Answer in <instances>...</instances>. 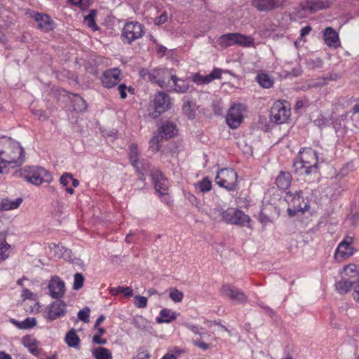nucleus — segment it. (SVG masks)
Wrapping results in <instances>:
<instances>
[{
    "instance_id": "obj_1",
    "label": "nucleus",
    "mask_w": 359,
    "mask_h": 359,
    "mask_svg": "<svg viewBox=\"0 0 359 359\" xmlns=\"http://www.w3.org/2000/svg\"><path fill=\"white\" fill-rule=\"evenodd\" d=\"M0 159L13 167L20 166L25 162V151L19 142L11 137H0Z\"/></svg>"
},
{
    "instance_id": "obj_2",
    "label": "nucleus",
    "mask_w": 359,
    "mask_h": 359,
    "mask_svg": "<svg viewBox=\"0 0 359 359\" xmlns=\"http://www.w3.org/2000/svg\"><path fill=\"white\" fill-rule=\"evenodd\" d=\"M299 161H295L293 163L295 172L300 175H309L317 172L318 157L314 150L304 149L299 152Z\"/></svg>"
},
{
    "instance_id": "obj_3",
    "label": "nucleus",
    "mask_w": 359,
    "mask_h": 359,
    "mask_svg": "<svg viewBox=\"0 0 359 359\" xmlns=\"http://www.w3.org/2000/svg\"><path fill=\"white\" fill-rule=\"evenodd\" d=\"M285 200L288 203L287 212L290 216H294L297 213H303L309 208L308 201L302 196V191H295L286 193Z\"/></svg>"
},
{
    "instance_id": "obj_4",
    "label": "nucleus",
    "mask_w": 359,
    "mask_h": 359,
    "mask_svg": "<svg viewBox=\"0 0 359 359\" xmlns=\"http://www.w3.org/2000/svg\"><path fill=\"white\" fill-rule=\"evenodd\" d=\"M25 179L34 185L39 186L43 182L52 181L50 172L41 167H28L25 170Z\"/></svg>"
},
{
    "instance_id": "obj_5",
    "label": "nucleus",
    "mask_w": 359,
    "mask_h": 359,
    "mask_svg": "<svg viewBox=\"0 0 359 359\" xmlns=\"http://www.w3.org/2000/svg\"><path fill=\"white\" fill-rule=\"evenodd\" d=\"M237 173L232 169H221L217 172L215 182L221 187L233 191L237 186Z\"/></svg>"
},
{
    "instance_id": "obj_6",
    "label": "nucleus",
    "mask_w": 359,
    "mask_h": 359,
    "mask_svg": "<svg viewBox=\"0 0 359 359\" xmlns=\"http://www.w3.org/2000/svg\"><path fill=\"white\" fill-rule=\"evenodd\" d=\"M172 69H164L166 76L162 80L158 79V86L163 87L169 83L170 81L172 80L174 83V91L180 93H185L190 90V86L184 80L178 79L175 75L172 74Z\"/></svg>"
},
{
    "instance_id": "obj_7",
    "label": "nucleus",
    "mask_w": 359,
    "mask_h": 359,
    "mask_svg": "<svg viewBox=\"0 0 359 359\" xmlns=\"http://www.w3.org/2000/svg\"><path fill=\"white\" fill-rule=\"evenodd\" d=\"M144 32V27L142 24L137 22H130L125 25L121 36L123 41L130 43L142 37Z\"/></svg>"
},
{
    "instance_id": "obj_8",
    "label": "nucleus",
    "mask_w": 359,
    "mask_h": 359,
    "mask_svg": "<svg viewBox=\"0 0 359 359\" xmlns=\"http://www.w3.org/2000/svg\"><path fill=\"white\" fill-rule=\"evenodd\" d=\"M290 116V110L283 102L277 101L271 107L270 119L277 124H282L287 121Z\"/></svg>"
},
{
    "instance_id": "obj_9",
    "label": "nucleus",
    "mask_w": 359,
    "mask_h": 359,
    "mask_svg": "<svg viewBox=\"0 0 359 359\" xmlns=\"http://www.w3.org/2000/svg\"><path fill=\"white\" fill-rule=\"evenodd\" d=\"M222 220L231 224H245L249 223L250 218L243 211L235 208H229L221 214Z\"/></svg>"
},
{
    "instance_id": "obj_10",
    "label": "nucleus",
    "mask_w": 359,
    "mask_h": 359,
    "mask_svg": "<svg viewBox=\"0 0 359 359\" xmlns=\"http://www.w3.org/2000/svg\"><path fill=\"white\" fill-rule=\"evenodd\" d=\"M67 313V304L60 299L51 303L48 307L46 318L48 321H53L65 316Z\"/></svg>"
},
{
    "instance_id": "obj_11",
    "label": "nucleus",
    "mask_w": 359,
    "mask_h": 359,
    "mask_svg": "<svg viewBox=\"0 0 359 359\" xmlns=\"http://www.w3.org/2000/svg\"><path fill=\"white\" fill-rule=\"evenodd\" d=\"M178 134L177 125L170 121H161L158 126V140H169L176 137Z\"/></svg>"
},
{
    "instance_id": "obj_12",
    "label": "nucleus",
    "mask_w": 359,
    "mask_h": 359,
    "mask_svg": "<svg viewBox=\"0 0 359 359\" xmlns=\"http://www.w3.org/2000/svg\"><path fill=\"white\" fill-rule=\"evenodd\" d=\"M243 119L242 114V105L234 104L228 111L226 123L231 128H237Z\"/></svg>"
},
{
    "instance_id": "obj_13",
    "label": "nucleus",
    "mask_w": 359,
    "mask_h": 359,
    "mask_svg": "<svg viewBox=\"0 0 359 359\" xmlns=\"http://www.w3.org/2000/svg\"><path fill=\"white\" fill-rule=\"evenodd\" d=\"M221 292L224 296L237 304H244L248 300L247 296L243 291L228 285H223L221 288Z\"/></svg>"
},
{
    "instance_id": "obj_14",
    "label": "nucleus",
    "mask_w": 359,
    "mask_h": 359,
    "mask_svg": "<svg viewBox=\"0 0 359 359\" xmlns=\"http://www.w3.org/2000/svg\"><path fill=\"white\" fill-rule=\"evenodd\" d=\"M48 287L50 295L54 299H60L65 294V284L59 276H53L49 281Z\"/></svg>"
},
{
    "instance_id": "obj_15",
    "label": "nucleus",
    "mask_w": 359,
    "mask_h": 359,
    "mask_svg": "<svg viewBox=\"0 0 359 359\" xmlns=\"http://www.w3.org/2000/svg\"><path fill=\"white\" fill-rule=\"evenodd\" d=\"M285 0H252V5L260 12H269L281 7Z\"/></svg>"
},
{
    "instance_id": "obj_16",
    "label": "nucleus",
    "mask_w": 359,
    "mask_h": 359,
    "mask_svg": "<svg viewBox=\"0 0 359 359\" xmlns=\"http://www.w3.org/2000/svg\"><path fill=\"white\" fill-rule=\"evenodd\" d=\"M120 80V70L117 68L106 70L101 79L102 84L107 88L115 86Z\"/></svg>"
},
{
    "instance_id": "obj_17",
    "label": "nucleus",
    "mask_w": 359,
    "mask_h": 359,
    "mask_svg": "<svg viewBox=\"0 0 359 359\" xmlns=\"http://www.w3.org/2000/svg\"><path fill=\"white\" fill-rule=\"evenodd\" d=\"M38 24V27L48 32L53 29V21L50 17L45 13H36L32 16Z\"/></svg>"
},
{
    "instance_id": "obj_18",
    "label": "nucleus",
    "mask_w": 359,
    "mask_h": 359,
    "mask_svg": "<svg viewBox=\"0 0 359 359\" xmlns=\"http://www.w3.org/2000/svg\"><path fill=\"white\" fill-rule=\"evenodd\" d=\"M304 11H309L311 13H316L321 9L330 7L329 1H323L320 0L306 1L301 4Z\"/></svg>"
},
{
    "instance_id": "obj_19",
    "label": "nucleus",
    "mask_w": 359,
    "mask_h": 359,
    "mask_svg": "<svg viewBox=\"0 0 359 359\" xmlns=\"http://www.w3.org/2000/svg\"><path fill=\"white\" fill-rule=\"evenodd\" d=\"M325 43L330 47H337L339 45V36L332 27H327L324 32Z\"/></svg>"
},
{
    "instance_id": "obj_20",
    "label": "nucleus",
    "mask_w": 359,
    "mask_h": 359,
    "mask_svg": "<svg viewBox=\"0 0 359 359\" xmlns=\"http://www.w3.org/2000/svg\"><path fill=\"white\" fill-rule=\"evenodd\" d=\"M22 344L35 356L39 355L42 350V348L39 347V341L31 336L24 337L22 338Z\"/></svg>"
},
{
    "instance_id": "obj_21",
    "label": "nucleus",
    "mask_w": 359,
    "mask_h": 359,
    "mask_svg": "<svg viewBox=\"0 0 359 359\" xmlns=\"http://www.w3.org/2000/svg\"><path fill=\"white\" fill-rule=\"evenodd\" d=\"M172 103L168 94L158 92V115L172 108Z\"/></svg>"
},
{
    "instance_id": "obj_22",
    "label": "nucleus",
    "mask_w": 359,
    "mask_h": 359,
    "mask_svg": "<svg viewBox=\"0 0 359 359\" xmlns=\"http://www.w3.org/2000/svg\"><path fill=\"white\" fill-rule=\"evenodd\" d=\"M292 176L290 172L280 171L276 177V184L282 190H286L291 184Z\"/></svg>"
},
{
    "instance_id": "obj_23",
    "label": "nucleus",
    "mask_w": 359,
    "mask_h": 359,
    "mask_svg": "<svg viewBox=\"0 0 359 359\" xmlns=\"http://www.w3.org/2000/svg\"><path fill=\"white\" fill-rule=\"evenodd\" d=\"M180 315L179 313L173 311L169 309H163L159 313L158 323H170L176 320L177 316Z\"/></svg>"
},
{
    "instance_id": "obj_24",
    "label": "nucleus",
    "mask_w": 359,
    "mask_h": 359,
    "mask_svg": "<svg viewBox=\"0 0 359 359\" xmlns=\"http://www.w3.org/2000/svg\"><path fill=\"white\" fill-rule=\"evenodd\" d=\"M128 156L132 165L136 169L137 172H140L142 169V163L138 158L139 153L136 144H132L130 146Z\"/></svg>"
},
{
    "instance_id": "obj_25",
    "label": "nucleus",
    "mask_w": 359,
    "mask_h": 359,
    "mask_svg": "<svg viewBox=\"0 0 359 359\" xmlns=\"http://www.w3.org/2000/svg\"><path fill=\"white\" fill-rule=\"evenodd\" d=\"M353 254V248L346 242H341L338 245L335 256L343 259L348 258Z\"/></svg>"
},
{
    "instance_id": "obj_26",
    "label": "nucleus",
    "mask_w": 359,
    "mask_h": 359,
    "mask_svg": "<svg viewBox=\"0 0 359 359\" xmlns=\"http://www.w3.org/2000/svg\"><path fill=\"white\" fill-rule=\"evenodd\" d=\"M236 33L225 34L219 36L217 43L219 46L226 48L229 46L236 45Z\"/></svg>"
},
{
    "instance_id": "obj_27",
    "label": "nucleus",
    "mask_w": 359,
    "mask_h": 359,
    "mask_svg": "<svg viewBox=\"0 0 359 359\" xmlns=\"http://www.w3.org/2000/svg\"><path fill=\"white\" fill-rule=\"evenodd\" d=\"M343 274L344 277L354 280L355 283L359 278V267L354 264H348L344 267Z\"/></svg>"
},
{
    "instance_id": "obj_28",
    "label": "nucleus",
    "mask_w": 359,
    "mask_h": 359,
    "mask_svg": "<svg viewBox=\"0 0 359 359\" xmlns=\"http://www.w3.org/2000/svg\"><path fill=\"white\" fill-rule=\"evenodd\" d=\"M354 283V280H351L343 276L341 280L335 283V287L340 294H346L350 290Z\"/></svg>"
},
{
    "instance_id": "obj_29",
    "label": "nucleus",
    "mask_w": 359,
    "mask_h": 359,
    "mask_svg": "<svg viewBox=\"0 0 359 359\" xmlns=\"http://www.w3.org/2000/svg\"><path fill=\"white\" fill-rule=\"evenodd\" d=\"M22 202V199L21 198H18L14 201L8 198H3L0 202V209L2 210H14L18 208Z\"/></svg>"
},
{
    "instance_id": "obj_30",
    "label": "nucleus",
    "mask_w": 359,
    "mask_h": 359,
    "mask_svg": "<svg viewBox=\"0 0 359 359\" xmlns=\"http://www.w3.org/2000/svg\"><path fill=\"white\" fill-rule=\"evenodd\" d=\"M65 341L69 347L77 348L80 344V338L76 333V330L72 328L67 334Z\"/></svg>"
},
{
    "instance_id": "obj_31",
    "label": "nucleus",
    "mask_w": 359,
    "mask_h": 359,
    "mask_svg": "<svg viewBox=\"0 0 359 359\" xmlns=\"http://www.w3.org/2000/svg\"><path fill=\"white\" fill-rule=\"evenodd\" d=\"M11 322L18 328L21 330H27L33 327L36 325V320L34 318L28 317L22 321H18L17 320L12 319Z\"/></svg>"
},
{
    "instance_id": "obj_32",
    "label": "nucleus",
    "mask_w": 359,
    "mask_h": 359,
    "mask_svg": "<svg viewBox=\"0 0 359 359\" xmlns=\"http://www.w3.org/2000/svg\"><path fill=\"white\" fill-rule=\"evenodd\" d=\"M92 354L95 359H112L110 351L102 346L93 349Z\"/></svg>"
},
{
    "instance_id": "obj_33",
    "label": "nucleus",
    "mask_w": 359,
    "mask_h": 359,
    "mask_svg": "<svg viewBox=\"0 0 359 359\" xmlns=\"http://www.w3.org/2000/svg\"><path fill=\"white\" fill-rule=\"evenodd\" d=\"M258 83L264 88H269L273 85V79L266 74H259L256 76Z\"/></svg>"
},
{
    "instance_id": "obj_34",
    "label": "nucleus",
    "mask_w": 359,
    "mask_h": 359,
    "mask_svg": "<svg viewBox=\"0 0 359 359\" xmlns=\"http://www.w3.org/2000/svg\"><path fill=\"white\" fill-rule=\"evenodd\" d=\"M196 104L190 100L184 102L182 106V111L184 114L189 119H194L195 118V107Z\"/></svg>"
},
{
    "instance_id": "obj_35",
    "label": "nucleus",
    "mask_w": 359,
    "mask_h": 359,
    "mask_svg": "<svg viewBox=\"0 0 359 359\" xmlns=\"http://www.w3.org/2000/svg\"><path fill=\"white\" fill-rule=\"evenodd\" d=\"M253 43V39L251 36H248L236 33V45H239L244 47H250L252 46Z\"/></svg>"
},
{
    "instance_id": "obj_36",
    "label": "nucleus",
    "mask_w": 359,
    "mask_h": 359,
    "mask_svg": "<svg viewBox=\"0 0 359 359\" xmlns=\"http://www.w3.org/2000/svg\"><path fill=\"white\" fill-rule=\"evenodd\" d=\"M140 75L142 79L147 81H150L153 83H157V73L155 69L148 70V69H142L140 72Z\"/></svg>"
},
{
    "instance_id": "obj_37",
    "label": "nucleus",
    "mask_w": 359,
    "mask_h": 359,
    "mask_svg": "<svg viewBox=\"0 0 359 359\" xmlns=\"http://www.w3.org/2000/svg\"><path fill=\"white\" fill-rule=\"evenodd\" d=\"M96 15L95 10H90L89 14L84 17V22L85 24L90 28H91L93 31H96L98 29V27L97 26L95 17Z\"/></svg>"
},
{
    "instance_id": "obj_38",
    "label": "nucleus",
    "mask_w": 359,
    "mask_h": 359,
    "mask_svg": "<svg viewBox=\"0 0 359 359\" xmlns=\"http://www.w3.org/2000/svg\"><path fill=\"white\" fill-rule=\"evenodd\" d=\"M169 187V182L168 180L158 172V194H165L167 192Z\"/></svg>"
},
{
    "instance_id": "obj_39",
    "label": "nucleus",
    "mask_w": 359,
    "mask_h": 359,
    "mask_svg": "<svg viewBox=\"0 0 359 359\" xmlns=\"http://www.w3.org/2000/svg\"><path fill=\"white\" fill-rule=\"evenodd\" d=\"M158 57L166 56V58L170 62H173L174 51L172 49L168 50L166 47L158 45Z\"/></svg>"
},
{
    "instance_id": "obj_40",
    "label": "nucleus",
    "mask_w": 359,
    "mask_h": 359,
    "mask_svg": "<svg viewBox=\"0 0 359 359\" xmlns=\"http://www.w3.org/2000/svg\"><path fill=\"white\" fill-rule=\"evenodd\" d=\"M74 110L78 111H84L87 107L86 101L80 96L75 95L73 101Z\"/></svg>"
},
{
    "instance_id": "obj_41",
    "label": "nucleus",
    "mask_w": 359,
    "mask_h": 359,
    "mask_svg": "<svg viewBox=\"0 0 359 359\" xmlns=\"http://www.w3.org/2000/svg\"><path fill=\"white\" fill-rule=\"evenodd\" d=\"M193 82L197 85H203L210 83V79L208 76H203L199 73H194L191 77Z\"/></svg>"
},
{
    "instance_id": "obj_42",
    "label": "nucleus",
    "mask_w": 359,
    "mask_h": 359,
    "mask_svg": "<svg viewBox=\"0 0 359 359\" xmlns=\"http://www.w3.org/2000/svg\"><path fill=\"white\" fill-rule=\"evenodd\" d=\"M84 283V277L82 273H76L74 276V282H73V286L72 288L74 290H80Z\"/></svg>"
},
{
    "instance_id": "obj_43",
    "label": "nucleus",
    "mask_w": 359,
    "mask_h": 359,
    "mask_svg": "<svg viewBox=\"0 0 359 359\" xmlns=\"http://www.w3.org/2000/svg\"><path fill=\"white\" fill-rule=\"evenodd\" d=\"M11 248V245L5 241L0 244V262L5 261L10 256L8 250Z\"/></svg>"
},
{
    "instance_id": "obj_44",
    "label": "nucleus",
    "mask_w": 359,
    "mask_h": 359,
    "mask_svg": "<svg viewBox=\"0 0 359 359\" xmlns=\"http://www.w3.org/2000/svg\"><path fill=\"white\" fill-rule=\"evenodd\" d=\"M346 222L348 224L356 223L359 222V213L355 208H351L350 213L346 217Z\"/></svg>"
},
{
    "instance_id": "obj_45",
    "label": "nucleus",
    "mask_w": 359,
    "mask_h": 359,
    "mask_svg": "<svg viewBox=\"0 0 359 359\" xmlns=\"http://www.w3.org/2000/svg\"><path fill=\"white\" fill-rule=\"evenodd\" d=\"M169 297L174 302L179 303L182 302L184 297V294L183 292L179 291L178 290L172 288L170 291Z\"/></svg>"
},
{
    "instance_id": "obj_46",
    "label": "nucleus",
    "mask_w": 359,
    "mask_h": 359,
    "mask_svg": "<svg viewBox=\"0 0 359 359\" xmlns=\"http://www.w3.org/2000/svg\"><path fill=\"white\" fill-rule=\"evenodd\" d=\"M198 187L201 192L209 191L212 187L211 182L208 178H204L198 182Z\"/></svg>"
},
{
    "instance_id": "obj_47",
    "label": "nucleus",
    "mask_w": 359,
    "mask_h": 359,
    "mask_svg": "<svg viewBox=\"0 0 359 359\" xmlns=\"http://www.w3.org/2000/svg\"><path fill=\"white\" fill-rule=\"evenodd\" d=\"M90 311L88 307H85L80 310L78 313V318L84 323H88L89 321Z\"/></svg>"
},
{
    "instance_id": "obj_48",
    "label": "nucleus",
    "mask_w": 359,
    "mask_h": 359,
    "mask_svg": "<svg viewBox=\"0 0 359 359\" xmlns=\"http://www.w3.org/2000/svg\"><path fill=\"white\" fill-rule=\"evenodd\" d=\"M132 323L136 327L141 329V328L145 327L147 321H146L145 318H144L142 316H137L133 318Z\"/></svg>"
},
{
    "instance_id": "obj_49",
    "label": "nucleus",
    "mask_w": 359,
    "mask_h": 359,
    "mask_svg": "<svg viewBox=\"0 0 359 359\" xmlns=\"http://www.w3.org/2000/svg\"><path fill=\"white\" fill-rule=\"evenodd\" d=\"M147 299L145 297L136 295L134 298V304L137 308H144L147 306Z\"/></svg>"
},
{
    "instance_id": "obj_50",
    "label": "nucleus",
    "mask_w": 359,
    "mask_h": 359,
    "mask_svg": "<svg viewBox=\"0 0 359 359\" xmlns=\"http://www.w3.org/2000/svg\"><path fill=\"white\" fill-rule=\"evenodd\" d=\"M50 250L54 252L55 257L60 258V254L62 253L65 248L60 244L53 243L50 246Z\"/></svg>"
},
{
    "instance_id": "obj_51",
    "label": "nucleus",
    "mask_w": 359,
    "mask_h": 359,
    "mask_svg": "<svg viewBox=\"0 0 359 359\" xmlns=\"http://www.w3.org/2000/svg\"><path fill=\"white\" fill-rule=\"evenodd\" d=\"M148 151L150 152V154L151 155L155 154L157 151V137L155 135L152 137V138L149 141V146Z\"/></svg>"
},
{
    "instance_id": "obj_52",
    "label": "nucleus",
    "mask_w": 359,
    "mask_h": 359,
    "mask_svg": "<svg viewBox=\"0 0 359 359\" xmlns=\"http://www.w3.org/2000/svg\"><path fill=\"white\" fill-rule=\"evenodd\" d=\"M71 180H72V175L70 173L65 172L60 177V182L63 186L67 187L70 183Z\"/></svg>"
},
{
    "instance_id": "obj_53",
    "label": "nucleus",
    "mask_w": 359,
    "mask_h": 359,
    "mask_svg": "<svg viewBox=\"0 0 359 359\" xmlns=\"http://www.w3.org/2000/svg\"><path fill=\"white\" fill-rule=\"evenodd\" d=\"M208 76V78L210 79V83L215 79H220L221 77V70L219 69H214L211 73Z\"/></svg>"
},
{
    "instance_id": "obj_54",
    "label": "nucleus",
    "mask_w": 359,
    "mask_h": 359,
    "mask_svg": "<svg viewBox=\"0 0 359 359\" xmlns=\"http://www.w3.org/2000/svg\"><path fill=\"white\" fill-rule=\"evenodd\" d=\"M72 250L65 248L62 253L60 254V258L64 259L65 260H67L69 262H72Z\"/></svg>"
},
{
    "instance_id": "obj_55",
    "label": "nucleus",
    "mask_w": 359,
    "mask_h": 359,
    "mask_svg": "<svg viewBox=\"0 0 359 359\" xmlns=\"http://www.w3.org/2000/svg\"><path fill=\"white\" fill-rule=\"evenodd\" d=\"M186 327L189 329L191 332H193L196 334L201 335L203 332V329L202 327H199L196 325L185 324Z\"/></svg>"
},
{
    "instance_id": "obj_56",
    "label": "nucleus",
    "mask_w": 359,
    "mask_h": 359,
    "mask_svg": "<svg viewBox=\"0 0 359 359\" xmlns=\"http://www.w3.org/2000/svg\"><path fill=\"white\" fill-rule=\"evenodd\" d=\"M151 108L154 109L153 112H149V116L153 119H155L157 117V99L154 98L152 101V104H151Z\"/></svg>"
},
{
    "instance_id": "obj_57",
    "label": "nucleus",
    "mask_w": 359,
    "mask_h": 359,
    "mask_svg": "<svg viewBox=\"0 0 359 359\" xmlns=\"http://www.w3.org/2000/svg\"><path fill=\"white\" fill-rule=\"evenodd\" d=\"M126 90H127V86L124 83L120 84L118 86V90L119 92L120 97L121 99L126 98V97H127Z\"/></svg>"
},
{
    "instance_id": "obj_58",
    "label": "nucleus",
    "mask_w": 359,
    "mask_h": 359,
    "mask_svg": "<svg viewBox=\"0 0 359 359\" xmlns=\"http://www.w3.org/2000/svg\"><path fill=\"white\" fill-rule=\"evenodd\" d=\"M158 196L160 197L162 202L165 203L168 206L170 205L172 200L167 192H165V194H158Z\"/></svg>"
},
{
    "instance_id": "obj_59",
    "label": "nucleus",
    "mask_w": 359,
    "mask_h": 359,
    "mask_svg": "<svg viewBox=\"0 0 359 359\" xmlns=\"http://www.w3.org/2000/svg\"><path fill=\"white\" fill-rule=\"evenodd\" d=\"M107 341L106 339L102 338L100 335H95L93 337V342L95 344L104 345L107 344Z\"/></svg>"
},
{
    "instance_id": "obj_60",
    "label": "nucleus",
    "mask_w": 359,
    "mask_h": 359,
    "mask_svg": "<svg viewBox=\"0 0 359 359\" xmlns=\"http://www.w3.org/2000/svg\"><path fill=\"white\" fill-rule=\"evenodd\" d=\"M121 293L127 298L131 297L133 295V290L130 287H122Z\"/></svg>"
},
{
    "instance_id": "obj_61",
    "label": "nucleus",
    "mask_w": 359,
    "mask_h": 359,
    "mask_svg": "<svg viewBox=\"0 0 359 359\" xmlns=\"http://www.w3.org/2000/svg\"><path fill=\"white\" fill-rule=\"evenodd\" d=\"M193 343H194V344L196 346H197V347L200 348H201V349H202V350H204V351H205V350H207V349H208V348H209V344H206V343H205V342H202V341H198V340H194V341H193Z\"/></svg>"
},
{
    "instance_id": "obj_62",
    "label": "nucleus",
    "mask_w": 359,
    "mask_h": 359,
    "mask_svg": "<svg viewBox=\"0 0 359 359\" xmlns=\"http://www.w3.org/2000/svg\"><path fill=\"white\" fill-rule=\"evenodd\" d=\"M149 353L147 351L138 352L137 355L133 359H149Z\"/></svg>"
},
{
    "instance_id": "obj_63",
    "label": "nucleus",
    "mask_w": 359,
    "mask_h": 359,
    "mask_svg": "<svg viewBox=\"0 0 359 359\" xmlns=\"http://www.w3.org/2000/svg\"><path fill=\"white\" fill-rule=\"evenodd\" d=\"M302 73V70L300 66H296L294 67L291 72H290V74L292 76L297 77L300 76Z\"/></svg>"
},
{
    "instance_id": "obj_64",
    "label": "nucleus",
    "mask_w": 359,
    "mask_h": 359,
    "mask_svg": "<svg viewBox=\"0 0 359 359\" xmlns=\"http://www.w3.org/2000/svg\"><path fill=\"white\" fill-rule=\"evenodd\" d=\"M72 4L84 8L88 5V0H71Z\"/></svg>"
}]
</instances>
